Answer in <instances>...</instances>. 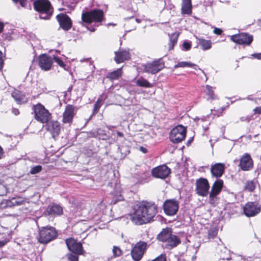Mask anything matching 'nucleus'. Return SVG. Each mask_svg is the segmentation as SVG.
<instances>
[{
	"instance_id": "nucleus-12",
	"label": "nucleus",
	"mask_w": 261,
	"mask_h": 261,
	"mask_svg": "<svg viewBox=\"0 0 261 261\" xmlns=\"http://www.w3.org/2000/svg\"><path fill=\"white\" fill-rule=\"evenodd\" d=\"M231 40L237 44L249 45L253 41V36L247 33H242L231 36Z\"/></svg>"
},
{
	"instance_id": "nucleus-57",
	"label": "nucleus",
	"mask_w": 261,
	"mask_h": 261,
	"mask_svg": "<svg viewBox=\"0 0 261 261\" xmlns=\"http://www.w3.org/2000/svg\"><path fill=\"white\" fill-rule=\"evenodd\" d=\"M4 27V24L2 22L0 21V34L3 31Z\"/></svg>"
},
{
	"instance_id": "nucleus-64",
	"label": "nucleus",
	"mask_w": 261,
	"mask_h": 261,
	"mask_svg": "<svg viewBox=\"0 0 261 261\" xmlns=\"http://www.w3.org/2000/svg\"><path fill=\"white\" fill-rule=\"evenodd\" d=\"M89 30L91 32H94L95 31V29L93 28L91 29H89Z\"/></svg>"
},
{
	"instance_id": "nucleus-40",
	"label": "nucleus",
	"mask_w": 261,
	"mask_h": 261,
	"mask_svg": "<svg viewBox=\"0 0 261 261\" xmlns=\"http://www.w3.org/2000/svg\"><path fill=\"white\" fill-rule=\"evenodd\" d=\"M13 199L15 205H20L24 202V200L20 197H13Z\"/></svg>"
},
{
	"instance_id": "nucleus-61",
	"label": "nucleus",
	"mask_w": 261,
	"mask_h": 261,
	"mask_svg": "<svg viewBox=\"0 0 261 261\" xmlns=\"http://www.w3.org/2000/svg\"><path fill=\"white\" fill-rule=\"evenodd\" d=\"M203 129L204 130L205 132H206V130L208 128V127L207 126H205V127L203 126Z\"/></svg>"
},
{
	"instance_id": "nucleus-17",
	"label": "nucleus",
	"mask_w": 261,
	"mask_h": 261,
	"mask_svg": "<svg viewBox=\"0 0 261 261\" xmlns=\"http://www.w3.org/2000/svg\"><path fill=\"white\" fill-rule=\"evenodd\" d=\"M44 214L46 216H51L53 217L61 216L63 214V208L58 204H49L47 207Z\"/></svg>"
},
{
	"instance_id": "nucleus-23",
	"label": "nucleus",
	"mask_w": 261,
	"mask_h": 261,
	"mask_svg": "<svg viewBox=\"0 0 261 261\" xmlns=\"http://www.w3.org/2000/svg\"><path fill=\"white\" fill-rule=\"evenodd\" d=\"M166 242V248L171 249L177 246L180 243V240L177 236L172 234Z\"/></svg>"
},
{
	"instance_id": "nucleus-13",
	"label": "nucleus",
	"mask_w": 261,
	"mask_h": 261,
	"mask_svg": "<svg viewBox=\"0 0 261 261\" xmlns=\"http://www.w3.org/2000/svg\"><path fill=\"white\" fill-rule=\"evenodd\" d=\"M56 19L60 25V28L64 31H68L72 28V21L67 14L60 13L56 16Z\"/></svg>"
},
{
	"instance_id": "nucleus-50",
	"label": "nucleus",
	"mask_w": 261,
	"mask_h": 261,
	"mask_svg": "<svg viewBox=\"0 0 261 261\" xmlns=\"http://www.w3.org/2000/svg\"><path fill=\"white\" fill-rule=\"evenodd\" d=\"M254 112L256 114H261V106L256 107L254 110Z\"/></svg>"
},
{
	"instance_id": "nucleus-31",
	"label": "nucleus",
	"mask_w": 261,
	"mask_h": 261,
	"mask_svg": "<svg viewBox=\"0 0 261 261\" xmlns=\"http://www.w3.org/2000/svg\"><path fill=\"white\" fill-rule=\"evenodd\" d=\"M136 83V85L139 87L151 88L152 86L151 83H150L147 80L143 78L138 79Z\"/></svg>"
},
{
	"instance_id": "nucleus-2",
	"label": "nucleus",
	"mask_w": 261,
	"mask_h": 261,
	"mask_svg": "<svg viewBox=\"0 0 261 261\" xmlns=\"http://www.w3.org/2000/svg\"><path fill=\"white\" fill-rule=\"evenodd\" d=\"M34 9L39 13L41 19L49 20L53 14V8L48 0H36L33 2Z\"/></svg>"
},
{
	"instance_id": "nucleus-52",
	"label": "nucleus",
	"mask_w": 261,
	"mask_h": 261,
	"mask_svg": "<svg viewBox=\"0 0 261 261\" xmlns=\"http://www.w3.org/2000/svg\"><path fill=\"white\" fill-rule=\"evenodd\" d=\"M139 150L144 153H146L148 152L147 148H146L145 147H144L143 146H140L139 147Z\"/></svg>"
},
{
	"instance_id": "nucleus-19",
	"label": "nucleus",
	"mask_w": 261,
	"mask_h": 261,
	"mask_svg": "<svg viewBox=\"0 0 261 261\" xmlns=\"http://www.w3.org/2000/svg\"><path fill=\"white\" fill-rule=\"evenodd\" d=\"M114 60L117 63H121L130 58L129 49L120 48L119 51H115Z\"/></svg>"
},
{
	"instance_id": "nucleus-15",
	"label": "nucleus",
	"mask_w": 261,
	"mask_h": 261,
	"mask_svg": "<svg viewBox=\"0 0 261 261\" xmlns=\"http://www.w3.org/2000/svg\"><path fill=\"white\" fill-rule=\"evenodd\" d=\"M68 249L72 252L76 254H82L83 252L82 244L77 242L75 239L70 238L65 240Z\"/></svg>"
},
{
	"instance_id": "nucleus-37",
	"label": "nucleus",
	"mask_w": 261,
	"mask_h": 261,
	"mask_svg": "<svg viewBox=\"0 0 261 261\" xmlns=\"http://www.w3.org/2000/svg\"><path fill=\"white\" fill-rule=\"evenodd\" d=\"M42 169V166L40 165H37L34 167H32L30 171V173L31 174H35L40 172Z\"/></svg>"
},
{
	"instance_id": "nucleus-11",
	"label": "nucleus",
	"mask_w": 261,
	"mask_h": 261,
	"mask_svg": "<svg viewBox=\"0 0 261 261\" xmlns=\"http://www.w3.org/2000/svg\"><path fill=\"white\" fill-rule=\"evenodd\" d=\"M179 208V202L175 199L166 200L164 203V210L168 216H173L176 214Z\"/></svg>"
},
{
	"instance_id": "nucleus-54",
	"label": "nucleus",
	"mask_w": 261,
	"mask_h": 261,
	"mask_svg": "<svg viewBox=\"0 0 261 261\" xmlns=\"http://www.w3.org/2000/svg\"><path fill=\"white\" fill-rule=\"evenodd\" d=\"M4 151L2 147L0 146V159L4 156Z\"/></svg>"
},
{
	"instance_id": "nucleus-33",
	"label": "nucleus",
	"mask_w": 261,
	"mask_h": 261,
	"mask_svg": "<svg viewBox=\"0 0 261 261\" xmlns=\"http://www.w3.org/2000/svg\"><path fill=\"white\" fill-rule=\"evenodd\" d=\"M102 99L101 97H99L96 101V103L94 105V108L93 110V115H95L97 113L100 108L102 105Z\"/></svg>"
},
{
	"instance_id": "nucleus-51",
	"label": "nucleus",
	"mask_w": 261,
	"mask_h": 261,
	"mask_svg": "<svg viewBox=\"0 0 261 261\" xmlns=\"http://www.w3.org/2000/svg\"><path fill=\"white\" fill-rule=\"evenodd\" d=\"M251 56L256 59H261V53L253 54Z\"/></svg>"
},
{
	"instance_id": "nucleus-18",
	"label": "nucleus",
	"mask_w": 261,
	"mask_h": 261,
	"mask_svg": "<svg viewBox=\"0 0 261 261\" xmlns=\"http://www.w3.org/2000/svg\"><path fill=\"white\" fill-rule=\"evenodd\" d=\"M53 63L51 57L46 54L41 55L39 56V65L42 70H49L51 68Z\"/></svg>"
},
{
	"instance_id": "nucleus-44",
	"label": "nucleus",
	"mask_w": 261,
	"mask_h": 261,
	"mask_svg": "<svg viewBox=\"0 0 261 261\" xmlns=\"http://www.w3.org/2000/svg\"><path fill=\"white\" fill-rule=\"evenodd\" d=\"M5 203V207H11L12 206H15V205L14 204V200H13V198L11 199L6 200Z\"/></svg>"
},
{
	"instance_id": "nucleus-21",
	"label": "nucleus",
	"mask_w": 261,
	"mask_h": 261,
	"mask_svg": "<svg viewBox=\"0 0 261 261\" xmlns=\"http://www.w3.org/2000/svg\"><path fill=\"white\" fill-rule=\"evenodd\" d=\"M74 113V107L72 105L66 106L65 110L63 113V122L64 123H70L72 122Z\"/></svg>"
},
{
	"instance_id": "nucleus-27",
	"label": "nucleus",
	"mask_w": 261,
	"mask_h": 261,
	"mask_svg": "<svg viewBox=\"0 0 261 261\" xmlns=\"http://www.w3.org/2000/svg\"><path fill=\"white\" fill-rule=\"evenodd\" d=\"M11 95L18 104L25 103L28 101V99L25 95L18 91L13 92Z\"/></svg>"
},
{
	"instance_id": "nucleus-55",
	"label": "nucleus",
	"mask_w": 261,
	"mask_h": 261,
	"mask_svg": "<svg viewBox=\"0 0 261 261\" xmlns=\"http://www.w3.org/2000/svg\"><path fill=\"white\" fill-rule=\"evenodd\" d=\"M63 4L64 6H67L69 7L71 9H73L74 8V6H71V5H68L67 2H63Z\"/></svg>"
},
{
	"instance_id": "nucleus-16",
	"label": "nucleus",
	"mask_w": 261,
	"mask_h": 261,
	"mask_svg": "<svg viewBox=\"0 0 261 261\" xmlns=\"http://www.w3.org/2000/svg\"><path fill=\"white\" fill-rule=\"evenodd\" d=\"M46 129L48 132L50 133L53 138H56L60 133V124L57 121H48L46 124Z\"/></svg>"
},
{
	"instance_id": "nucleus-6",
	"label": "nucleus",
	"mask_w": 261,
	"mask_h": 261,
	"mask_svg": "<svg viewBox=\"0 0 261 261\" xmlns=\"http://www.w3.org/2000/svg\"><path fill=\"white\" fill-rule=\"evenodd\" d=\"M186 133V128L181 125H178L171 130L170 140L173 143H178L185 139Z\"/></svg>"
},
{
	"instance_id": "nucleus-42",
	"label": "nucleus",
	"mask_w": 261,
	"mask_h": 261,
	"mask_svg": "<svg viewBox=\"0 0 261 261\" xmlns=\"http://www.w3.org/2000/svg\"><path fill=\"white\" fill-rule=\"evenodd\" d=\"M79 254L69 253L68 254L67 257L69 261H78L79 260Z\"/></svg>"
},
{
	"instance_id": "nucleus-20",
	"label": "nucleus",
	"mask_w": 261,
	"mask_h": 261,
	"mask_svg": "<svg viewBox=\"0 0 261 261\" xmlns=\"http://www.w3.org/2000/svg\"><path fill=\"white\" fill-rule=\"evenodd\" d=\"M225 165L223 163H218L212 165L211 172L213 177L217 178L222 176L225 171Z\"/></svg>"
},
{
	"instance_id": "nucleus-4",
	"label": "nucleus",
	"mask_w": 261,
	"mask_h": 261,
	"mask_svg": "<svg viewBox=\"0 0 261 261\" xmlns=\"http://www.w3.org/2000/svg\"><path fill=\"white\" fill-rule=\"evenodd\" d=\"M103 12L99 9H95L90 11L83 13L82 20L83 22L90 23L93 21L100 22L102 20Z\"/></svg>"
},
{
	"instance_id": "nucleus-39",
	"label": "nucleus",
	"mask_w": 261,
	"mask_h": 261,
	"mask_svg": "<svg viewBox=\"0 0 261 261\" xmlns=\"http://www.w3.org/2000/svg\"><path fill=\"white\" fill-rule=\"evenodd\" d=\"M218 233V230L216 229L212 228L208 231V238L214 239L216 237Z\"/></svg>"
},
{
	"instance_id": "nucleus-28",
	"label": "nucleus",
	"mask_w": 261,
	"mask_h": 261,
	"mask_svg": "<svg viewBox=\"0 0 261 261\" xmlns=\"http://www.w3.org/2000/svg\"><path fill=\"white\" fill-rule=\"evenodd\" d=\"M197 44L201 46L203 50L210 49L212 47V41L210 40H205L202 38H197Z\"/></svg>"
},
{
	"instance_id": "nucleus-62",
	"label": "nucleus",
	"mask_w": 261,
	"mask_h": 261,
	"mask_svg": "<svg viewBox=\"0 0 261 261\" xmlns=\"http://www.w3.org/2000/svg\"><path fill=\"white\" fill-rule=\"evenodd\" d=\"M116 25V24H114V23H108V25Z\"/></svg>"
},
{
	"instance_id": "nucleus-53",
	"label": "nucleus",
	"mask_w": 261,
	"mask_h": 261,
	"mask_svg": "<svg viewBox=\"0 0 261 261\" xmlns=\"http://www.w3.org/2000/svg\"><path fill=\"white\" fill-rule=\"evenodd\" d=\"M7 243L6 241H0V248L5 246Z\"/></svg>"
},
{
	"instance_id": "nucleus-46",
	"label": "nucleus",
	"mask_w": 261,
	"mask_h": 261,
	"mask_svg": "<svg viewBox=\"0 0 261 261\" xmlns=\"http://www.w3.org/2000/svg\"><path fill=\"white\" fill-rule=\"evenodd\" d=\"M152 261H166L165 256L162 254L160 256L152 260Z\"/></svg>"
},
{
	"instance_id": "nucleus-22",
	"label": "nucleus",
	"mask_w": 261,
	"mask_h": 261,
	"mask_svg": "<svg viewBox=\"0 0 261 261\" xmlns=\"http://www.w3.org/2000/svg\"><path fill=\"white\" fill-rule=\"evenodd\" d=\"M252 164L253 162L250 155L246 154L240 159L239 166L243 170L246 171L252 167Z\"/></svg>"
},
{
	"instance_id": "nucleus-47",
	"label": "nucleus",
	"mask_w": 261,
	"mask_h": 261,
	"mask_svg": "<svg viewBox=\"0 0 261 261\" xmlns=\"http://www.w3.org/2000/svg\"><path fill=\"white\" fill-rule=\"evenodd\" d=\"M213 33L215 34L220 35L222 33V30L221 29L215 28L214 30H213Z\"/></svg>"
},
{
	"instance_id": "nucleus-35",
	"label": "nucleus",
	"mask_w": 261,
	"mask_h": 261,
	"mask_svg": "<svg viewBox=\"0 0 261 261\" xmlns=\"http://www.w3.org/2000/svg\"><path fill=\"white\" fill-rule=\"evenodd\" d=\"M244 189L249 192L253 191L255 189L254 183L252 181L246 182Z\"/></svg>"
},
{
	"instance_id": "nucleus-58",
	"label": "nucleus",
	"mask_w": 261,
	"mask_h": 261,
	"mask_svg": "<svg viewBox=\"0 0 261 261\" xmlns=\"http://www.w3.org/2000/svg\"><path fill=\"white\" fill-rule=\"evenodd\" d=\"M193 141V138H191L187 142V146H189V145L191 144L192 141Z\"/></svg>"
},
{
	"instance_id": "nucleus-63",
	"label": "nucleus",
	"mask_w": 261,
	"mask_h": 261,
	"mask_svg": "<svg viewBox=\"0 0 261 261\" xmlns=\"http://www.w3.org/2000/svg\"><path fill=\"white\" fill-rule=\"evenodd\" d=\"M143 174H144L145 177H146L147 176H148V173L146 174V173L145 172L143 173Z\"/></svg>"
},
{
	"instance_id": "nucleus-34",
	"label": "nucleus",
	"mask_w": 261,
	"mask_h": 261,
	"mask_svg": "<svg viewBox=\"0 0 261 261\" xmlns=\"http://www.w3.org/2000/svg\"><path fill=\"white\" fill-rule=\"evenodd\" d=\"M218 195H216L210 192L209 194V202L211 204L215 205L218 201V198H217V196Z\"/></svg>"
},
{
	"instance_id": "nucleus-8",
	"label": "nucleus",
	"mask_w": 261,
	"mask_h": 261,
	"mask_svg": "<svg viewBox=\"0 0 261 261\" xmlns=\"http://www.w3.org/2000/svg\"><path fill=\"white\" fill-rule=\"evenodd\" d=\"M144 71L145 72L155 74L164 68V63L162 59H159L150 63L144 65Z\"/></svg>"
},
{
	"instance_id": "nucleus-9",
	"label": "nucleus",
	"mask_w": 261,
	"mask_h": 261,
	"mask_svg": "<svg viewBox=\"0 0 261 261\" xmlns=\"http://www.w3.org/2000/svg\"><path fill=\"white\" fill-rule=\"evenodd\" d=\"M195 191L199 196H206L208 193L210 185L208 180L204 178H199L196 180Z\"/></svg>"
},
{
	"instance_id": "nucleus-5",
	"label": "nucleus",
	"mask_w": 261,
	"mask_h": 261,
	"mask_svg": "<svg viewBox=\"0 0 261 261\" xmlns=\"http://www.w3.org/2000/svg\"><path fill=\"white\" fill-rule=\"evenodd\" d=\"M35 119L42 123H47L51 117V114L40 103L33 106Z\"/></svg>"
},
{
	"instance_id": "nucleus-41",
	"label": "nucleus",
	"mask_w": 261,
	"mask_h": 261,
	"mask_svg": "<svg viewBox=\"0 0 261 261\" xmlns=\"http://www.w3.org/2000/svg\"><path fill=\"white\" fill-rule=\"evenodd\" d=\"M123 200V196L120 194L118 196H117L116 197H114L113 199L111 201V204H115L117 202L121 201Z\"/></svg>"
},
{
	"instance_id": "nucleus-1",
	"label": "nucleus",
	"mask_w": 261,
	"mask_h": 261,
	"mask_svg": "<svg viewBox=\"0 0 261 261\" xmlns=\"http://www.w3.org/2000/svg\"><path fill=\"white\" fill-rule=\"evenodd\" d=\"M157 213V206L154 203L142 201L134 207L129 215L130 220L135 224L142 225L149 222Z\"/></svg>"
},
{
	"instance_id": "nucleus-7",
	"label": "nucleus",
	"mask_w": 261,
	"mask_h": 261,
	"mask_svg": "<svg viewBox=\"0 0 261 261\" xmlns=\"http://www.w3.org/2000/svg\"><path fill=\"white\" fill-rule=\"evenodd\" d=\"M147 243L143 241H139L133 247L131 250V255L135 261H139L142 258L145 250L147 248Z\"/></svg>"
},
{
	"instance_id": "nucleus-25",
	"label": "nucleus",
	"mask_w": 261,
	"mask_h": 261,
	"mask_svg": "<svg viewBox=\"0 0 261 261\" xmlns=\"http://www.w3.org/2000/svg\"><path fill=\"white\" fill-rule=\"evenodd\" d=\"M172 230L171 228L167 227L163 229L162 231L158 235L157 239L161 242H166L172 234Z\"/></svg>"
},
{
	"instance_id": "nucleus-36",
	"label": "nucleus",
	"mask_w": 261,
	"mask_h": 261,
	"mask_svg": "<svg viewBox=\"0 0 261 261\" xmlns=\"http://www.w3.org/2000/svg\"><path fill=\"white\" fill-rule=\"evenodd\" d=\"M205 92L209 96L210 98H211L212 99H215V96L214 94V91L212 89V87H211L209 85H206L205 87Z\"/></svg>"
},
{
	"instance_id": "nucleus-56",
	"label": "nucleus",
	"mask_w": 261,
	"mask_h": 261,
	"mask_svg": "<svg viewBox=\"0 0 261 261\" xmlns=\"http://www.w3.org/2000/svg\"><path fill=\"white\" fill-rule=\"evenodd\" d=\"M12 112L15 115H17L18 114H19V112L18 111V109H13L12 110Z\"/></svg>"
},
{
	"instance_id": "nucleus-10",
	"label": "nucleus",
	"mask_w": 261,
	"mask_h": 261,
	"mask_svg": "<svg viewBox=\"0 0 261 261\" xmlns=\"http://www.w3.org/2000/svg\"><path fill=\"white\" fill-rule=\"evenodd\" d=\"M171 172V169L165 164L153 168L151 170L152 176L161 179L166 178Z\"/></svg>"
},
{
	"instance_id": "nucleus-30",
	"label": "nucleus",
	"mask_w": 261,
	"mask_h": 261,
	"mask_svg": "<svg viewBox=\"0 0 261 261\" xmlns=\"http://www.w3.org/2000/svg\"><path fill=\"white\" fill-rule=\"evenodd\" d=\"M121 68H119L116 70L109 73L107 77L112 80L118 79L121 75Z\"/></svg>"
},
{
	"instance_id": "nucleus-43",
	"label": "nucleus",
	"mask_w": 261,
	"mask_h": 261,
	"mask_svg": "<svg viewBox=\"0 0 261 261\" xmlns=\"http://www.w3.org/2000/svg\"><path fill=\"white\" fill-rule=\"evenodd\" d=\"M54 59L55 61L60 66H61V67L65 68L66 65L61 59H60L59 58L56 57V56H54Z\"/></svg>"
},
{
	"instance_id": "nucleus-24",
	"label": "nucleus",
	"mask_w": 261,
	"mask_h": 261,
	"mask_svg": "<svg viewBox=\"0 0 261 261\" xmlns=\"http://www.w3.org/2000/svg\"><path fill=\"white\" fill-rule=\"evenodd\" d=\"M192 9L191 0H182L181 11L182 14L190 15Z\"/></svg>"
},
{
	"instance_id": "nucleus-38",
	"label": "nucleus",
	"mask_w": 261,
	"mask_h": 261,
	"mask_svg": "<svg viewBox=\"0 0 261 261\" xmlns=\"http://www.w3.org/2000/svg\"><path fill=\"white\" fill-rule=\"evenodd\" d=\"M113 253L114 257H119L122 255V250L119 247L114 246L113 248Z\"/></svg>"
},
{
	"instance_id": "nucleus-59",
	"label": "nucleus",
	"mask_w": 261,
	"mask_h": 261,
	"mask_svg": "<svg viewBox=\"0 0 261 261\" xmlns=\"http://www.w3.org/2000/svg\"><path fill=\"white\" fill-rule=\"evenodd\" d=\"M117 135L119 136V137H123V134L122 133V132H117Z\"/></svg>"
},
{
	"instance_id": "nucleus-32",
	"label": "nucleus",
	"mask_w": 261,
	"mask_h": 261,
	"mask_svg": "<svg viewBox=\"0 0 261 261\" xmlns=\"http://www.w3.org/2000/svg\"><path fill=\"white\" fill-rule=\"evenodd\" d=\"M178 34L175 33L172 34L170 36V41L169 43V50L173 49L175 44L177 43Z\"/></svg>"
},
{
	"instance_id": "nucleus-26",
	"label": "nucleus",
	"mask_w": 261,
	"mask_h": 261,
	"mask_svg": "<svg viewBox=\"0 0 261 261\" xmlns=\"http://www.w3.org/2000/svg\"><path fill=\"white\" fill-rule=\"evenodd\" d=\"M223 186V181L220 179H217L213 184L210 193L219 195Z\"/></svg>"
},
{
	"instance_id": "nucleus-14",
	"label": "nucleus",
	"mask_w": 261,
	"mask_h": 261,
	"mask_svg": "<svg viewBox=\"0 0 261 261\" xmlns=\"http://www.w3.org/2000/svg\"><path fill=\"white\" fill-rule=\"evenodd\" d=\"M260 210V207L256 202H248L243 207L244 213L248 217L256 215Z\"/></svg>"
},
{
	"instance_id": "nucleus-49",
	"label": "nucleus",
	"mask_w": 261,
	"mask_h": 261,
	"mask_svg": "<svg viewBox=\"0 0 261 261\" xmlns=\"http://www.w3.org/2000/svg\"><path fill=\"white\" fill-rule=\"evenodd\" d=\"M27 0H18V2L22 7H25L27 6Z\"/></svg>"
},
{
	"instance_id": "nucleus-3",
	"label": "nucleus",
	"mask_w": 261,
	"mask_h": 261,
	"mask_svg": "<svg viewBox=\"0 0 261 261\" xmlns=\"http://www.w3.org/2000/svg\"><path fill=\"white\" fill-rule=\"evenodd\" d=\"M57 236L58 232L54 227H42L40 229L38 240L39 243L45 244L55 239Z\"/></svg>"
},
{
	"instance_id": "nucleus-29",
	"label": "nucleus",
	"mask_w": 261,
	"mask_h": 261,
	"mask_svg": "<svg viewBox=\"0 0 261 261\" xmlns=\"http://www.w3.org/2000/svg\"><path fill=\"white\" fill-rule=\"evenodd\" d=\"M193 67L194 69L197 70V68H198L199 70H201L202 72H204L203 71H202L200 68H198V66L196 64L188 62H180L178 63L177 64H176L174 66V68H177L179 67Z\"/></svg>"
},
{
	"instance_id": "nucleus-45",
	"label": "nucleus",
	"mask_w": 261,
	"mask_h": 261,
	"mask_svg": "<svg viewBox=\"0 0 261 261\" xmlns=\"http://www.w3.org/2000/svg\"><path fill=\"white\" fill-rule=\"evenodd\" d=\"M182 46L184 48L185 50L187 51L191 49V44L190 42L188 41H185L182 44Z\"/></svg>"
},
{
	"instance_id": "nucleus-60",
	"label": "nucleus",
	"mask_w": 261,
	"mask_h": 261,
	"mask_svg": "<svg viewBox=\"0 0 261 261\" xmlns=\"http://www.w3.org/2000/svg\"><path fill=\"white\" fill-rule=\"evenodd\" d=\"M222 259L223 260H224V259H227V260H230L231 258H230V257H226V258H225V257H223L222 258Z\"/></svg>"
},
{
	"instance_id": "nucleus-48",
	"label": "nucleus",
	"mask_w": 261,
	"mask_h": 261,
	"mask_svg": "<svg viewBox=\"0 0 261 261\" xmlns=\"http://www.w3.org/2000/svg\"><path fill=\"white\" fill-rule=\"evenodd\" d=\"M4 65V60L3 59V54L0 51V71L2 69Z\"/></svg>"
}]
</instances>
